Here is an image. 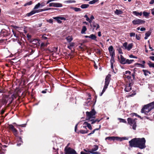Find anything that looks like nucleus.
Returning a JSON list of instances; mask_svg holds the SVG:
<instances>
[{"instance_id": "338daca9", "label": "nucleus", "mask_w": 154, "mask_h": 154, "mask_svg": "<svg viewBox=\"0 0 154 154\" xmlns=\"http://www.w3.org/2000/svg\"><path fill=\"white\" fill-rule=\"evenodd\" d=\"M136 38L138 40H140V36L139 35H136Z\"/></svg>"}, {"instance_id": "0e129e2a", "label": "nucleus", "mask_w": 154, "mask_h": 154, "mask_svg": "<svg viewBox=\"0 0 154 154\" xmlns=\"http://www.w3.org/2000/svg\"><path fill=\"white\" fill-rule=\"evenodd\" d=\"M129 57L130 58H133L136 59L137 58V57L134 56L132 54L130 55H129Z\"/></svg>"}, {"instance_id": "5fc2aeb1", "label": "nucleus", "mask_w": 154, "mask_h": 154, "mask_svg": "<svg viewBox=\"0 0 154 154\" xmlns=\"http://www.w3.org/2000/svg\"><path fill=\"white\" fill-rule=\"evenodd\" d=\"M5 109H2L1 110V115H3L5 112Z\"/></svg>"}, {"instance_id": "603ef678", "label": "nucleus", "mask_w": 154, "mask_h": 154, "mask_svg": "<svg viewBox=\"0 0 154 154\" xmlns=\"http://www.w3.org/2000/svg\"><path fill=\"white\" fill-rule=\"evenodd\" d=\"M117 50L118 51L119 53L120 54H123V53H122V49H121V48H119Z\"/></svg>"}, {"instance_id": "2eb2a0df", "label": "nucleus", "mask_w": 154, "mask_h": 154, "mask_svg": "<svg viewBox=\"0 0 154 154\" xmlns=\"http://www.w3.org/2000/svg\"><path fill=\"white\" fill-rule=\"evenodd\" d=\"M17 140L18 141V143L17 145L18 146H20L23 143V142L22 140V137L21 136H17Z\"/></svg>"}, {"instance_id": "3c124183", "label": "nucleus", "mask_w": 154, "mask_h": 154, "mask_svg": "<svg viewBox=\"0 0 154 154\" xmlns=\"http://www.w3.org/2000/svg\"><path fill=\"white\" fill-rule=\"evenodd\" d=\"M111 140H117V137H111Z\"/></svg>"}, {"instance_id": "39448f33", "label": "nucleus", "mask_w": 154, "mask_h": 154, "mask_svg": "<svg viewBox=\"0 0 154 154\" xmlns=\"http://www.w3.org/2000/svg\"><path fill=\"white\" fill-rule=\"evenodd\" d=\"M151 109L149 104H148L144 106L141 109V112L142 113H144L145 114H147Z\"/></svg>"}, {"instance_id": "6ab92c4d", "label": "nucleus", "mask_w": 154, "mask_h": 154, "mask_svg": "<svg viewBox=\"0 0 154 154\" xmlns=\"http://www.w3.org/2000/svg\"><path fill=\"white\" fill-rule=\"evenodd\" d=\"M130 84L131 83H130L129 85H127L126 86V88L125 89L126 91L128 92L130 91L131 90V87Z\"/></svg>"}, {"instance_id": "052dcab7", "label": "nucleus", "mask_w": 154, "mask_h": 154, "mask_svg": "<svg viewBox=\"0 0 154 154\" xmlns=\"http://www.w3.org/2000/svg\"><path fill=\"white\" fill-rule=\"evenodd\" d=\"M59 17V19H60L61 20H66V18L65 17Z\"/></svg>"}, {"instance_id": "e433bc0d", "label": "nucleus", "mask_w": 154, "mask_h": 154, "mask_svg": "<svg viewBox=\"0 0 154 154\" xmlns=\"http://www.w3.org/2000/svg\"><path fill=\"white\" fill-rule=\"evenodd\" d=\"M98 0H93L89 2V3L90 4H93L98 2Z\"/></svg>"}, {"instance_id": "9b49d317", "label": "nucleus", "mask_w": 154, "mask_h": 154, "mask_svg": "<svg viewBox=\"0 0 154 154\" xmlns=\"http://www.w3.org/2000/svg\"><path fill=\"white\" fill-rule=\"evenodd\" d=\"M17 94H13L11 95L10 98V100H9V103L6 106V107H8L10 106L11 104L12 103L13 101L14 100V99H15L17 97Z\"/></svg>"}, {"instance_id": "37998d69", "label": "nucleus", "mask_w": 154, "mask_h": 154, "mask_svg": "<svg viewBox=\"0 0 154 154\" xmlns=\"http://www.w3.org/2000/svg\"><path fill=\"white\" fill-rule=\"evenodd\" d=\"M84 17L86 18V20L87 21L89 22L90 23H91V21L90 20V19L89 18L87 15H85Z\"/></svg>"}, {"instance_id": "f257e3e1", "label": "nucleus", "mask_w": 154, "mask_h": 154, "mask_svg": "<svg viewBox=\"0 0 154 154\" xmlns=\"http://www.w3.org/2000/svg\"><path fill=\"white\" fill-rule=\"evenodd\" d=\"M129 145L131 147H138L142 149L146 147V140L144 138H135L129 141Z\"/></svg>"}, {"instance_id": "4c0bfd02", "label": "nucleus", "mask_w": 154, "mask_h": 154, "mask_svg": "<svg viewBox=\"0 0 154 154\" xmlns=\"http://www.w3.org/2000/svg\"><path fill=\"white\" fill-rule=\"evenodd\" d=\"M59 18V17H58L54 18V19H55L57 21V22L58 23H62V21L60 20V19Z\"/></svg>"}, {"instance_id": "f8f14e48", "label": "nucleus", "mask_w": 154, "mask_h": 154, "mask_svg": "<svg viewBox=\"0 0 154 154\" xmlns=\"http://www.w3.org/2000/svg\"><path fill=\"white\" fill-rule=\"evenodd\" d=\"M145 23V21L140 19H135L132 21V23L134 25H140L144 24Z\"/></svg>"}, {"instance_id": "a878e982", "label": "nucleus", "mask_w": 154, "mask_h": 154, "mask_svg": "<svg viewBox=\"0 0 154 154\" xmlns=\"http://www.w3.org/2000/svg\"><path fill=\"white\" fill-rule=\"evenodd\" d=\"M114 62V57H111L110 63L111 64V67L112 68L113 67V64Z\"/></svg>"}, {"instance_id": "f704fd0d", "label": "nucleus", "mask_w": 154, "mask_h": 154, "mask_svg": "<svg viewBox=\"0 0 154 154\" xmlns=\"http://www.w3.org/2000/svg\"><path fill=\"white\" fill-rule=\"evenodd\" d=\"M76 1L75 0H67L64 2V3H75Z\"/></svg>"}, {"instance_id": "8fccbe9b", "label": "nucleus", "mask_w": 154, "mask_h": 154, "mask_svg": "<svg viewBox=\"0 0 154 154\" xmlns=\"http://www.w3.org/2000/svg\"><path fill=\"white\" fill-rule=\"evenodd\" d=\"M34 51H35V50L33 49H29V52H30V53L31 54H32L34 52Z\"/></svg>"}, {"instance_id": "69168bd1", "label": "nucleus", "mask_w": 154, "mask_h": 154, "mask_svg": "<svg viewBox=\"0 0 154 154\" xmlns=\"http://www.w3.org/2000/svg\"><path fill=\"white\" fill-rule=\"evenodd\" d=\"M2 142H4L5 144H7L8 143V141L4 139H2Z\"/></svg>"}, {"instance_id": "6e6552de", "label": "nucleus", "mask_w": 154, "mask_h": 154, "mask_svg": "<svg viewBox=\"0 0 154 154\" xmlns=\"http://www.w3.org/2000/svg\"><path fill=\"white\" fill-rule=\"evenodd\" d=\"M8 128L9 130L11 131L14 135L17 137L18 131L12 124H8Z\"/></svg>"}, {"instance_id": "473e14b6", "label": "nucleus", "mask_w": 154, "mask_h": 154, "mask_svg": "<svg viewBox=\"0 0 154 154\" xmlns=\"http://www.w3.org/2000/svg\"><path fill=\"white\" fill-rule=\"evenodd\" d=\"M89 6V5L88 4H82L80 7L82 9H84L88 8Z\"/></svg>"}, {"instance_id": "1a4fd4ad", "label": "nucleus", "mask_w": 154, "mask_h": 154, "mask_svg": "<svg viewBox=\"0 0 154 154\" xmlns=\"http://www.w3.org/2000/svg\"><path fill=\"white\" fill-rule=\"evenodd\" d=\"M10 100V98L9 97V96L7 95H5L1 100L2 105H6L9 100Z\"/></svg>"}, {"instance_id": "774afa93", "label": "nucleus", "mask_w": 154, "mask_h": 154, "mask_svg": "<svg viewBox=\"0 0 154 154\" xmlns=\"http://www.w3.org/2000/svg\"><path fill=\"white\" fill-rule=\"evenodd\" d=\"M55 3H51L49 4V6H53L54 7Z\"/></svg>"}, {"instance_id": "4d7b16f0", "label": "nucleus", "mask_w": 154, "mask_h": 154, "mask_svg": "<svg viewBox=\"0 0 154 154\" xmlns=\"http://www.w3.org/2000/svg\"><path fill=\"white\" fill-rule=\"evenodd\" d=\"M87 127L90 130H91L92 129V128L90 124H88V125L87 126Z\"/></svg>"}, {"instance_id": "a18cd8bd", "label": "nucleus", "mask_w": 154, "mask_h": 154, "mask_svg": "<svg viewBox=\"0 0 154 154\" xmlns=\"http://www.w3.org/2000/svg\"><path fill=\"white\" fill-rule=\"evenodd\" d=\"M32 1H30V2H27L26 3H25L24 5V6H27V5H32Z\"/></svg>"}, {"instance_id": "f3484780", "label": "nucleus", "mask_w": 154, "mask_h": 154, "mask_svg": "<svg viewBox=\"0 0 154 154\" xmlns=\"http://www.w3.org/2000/svg\"><path fill=\"white\" fill-rule=\"evenodd\" d=\"M120 63L122 64H125L126 60L122 55H121L120 56Z\"/></svg>"}, {"instance_id": "bf43d9fd", "label": "nucleus", "mask_w": 154, "mask_h": 154, "mask_svg": "<svg viewBox=\"0 0 154 154\" xmlns=\"http://www.w3.org/2000/svg\"><path fill=\"white\" fill-rule=\"evenodd\" d=\"M135 35L134 33L132 32L130 33V37H134Z\"/></svg>"}, {"instance_id": "de8ad7c7", "label": "nucleus", "mask_w": 154, "mask_h": 154, "mask_svg": "<svg viewBox=\"0 0 154 154\" xmlns=\"http://www.w3.org/2000/svg\"><path fill=\"white\" fill-rule=\"evenodd\" d=\"M119 120L120 122H123L124 123H126L127 122L126 121L125 119H121V118H119Z\"/></svg>"}, {"instance_id": "bb28decb", "label": "nucleus", "mask_w": 154, "mask_h": 154, "mask_svg": "<svg viewBox=\"0 0 154 154\" xmlns=\"http://www.w3.org/2000/svg\"><path fill=\"white\" fill-rule=\"evenodd\" d=\"M87 30V28L85 26H83L82 30L81 31V33L82 34H85V31Z\"/></svg>"}, {"instance_id": "423d86ee", "label": "nucleus", "mask_w": 154, "mask_h": 154, "mask_svg": "<svg viewBox=\"0 0 154 154\" xmlns=\"http://www.w3.org/2000/svg\"><path fill=\"white\" fill-rule=\"evenodd\" d=\"M128 123L131 126H132V128L134 130H136L137 127L136 122L135 119H133L131 118H128L127 119Z\"/></svg>"}, {"instance_id": "864d4df0", "label": "nucleus", "mask_w": 154, "mask_h": 154, "mask_svg": "<svg viewBox=\"0 0 154 154\" xmlns=\"http://www.w3.org/2000/svg\"><path fill=\"white\" fill-rule=\"evenodd\" d=\"M79 45H80V46H79V48L81 49H84V48L83 46V44L79 43Z\"/></svg>"}, {"instance_id": "a211bd4d", "label": "nucleus", "mask_w": 154, "mask_h": 154, "mask_svg": "<svg viewBox=\"0 0 154 154\" xmlns=\"http://www.w3.org/2000/svg\"><path fill=\"white\" fill-rule=\"evenodd\" d=\"M89 38L91 39L97 41V37L95 35L92 34L89 35Z\"/></svg>"}, {"instance_id": "4be33fe9", "label": "nucleus", "mask_w": 154, "mask_h": 154, "mask_svg": "<svg viewBox=\"0 0 154 154\" xmlns=\"http://www.w3.org/2000/svg\"><path fill=\"white\" fill-rule=\"evenodd\" d=\"M66 39L69 43L70 42L73 40V38L72 36H69L66 38Z\"/></svg>"}, {"instance_id": "20e7f679", "label": "nucleus", "mask_w": 154, "mask_h": 154, "mask_svg": "<svg viewBox=\"0 0 154 154\" xmlns=\"http://www.w3.org/2000/svg\"><path fill=\"white\" fill-rule=\"evenodd\" d=\"M110 77L111 75L109 74H108L106 77L105 79V85L104 86L102 91V93H101L100 96L102 95V94L104 93V92L105 91L106 88H107L109 84L110 80Z\"/></svg>"}, {"instance_id": "ea45409f", "label": "nucleus", "mask_w": 154, "mask_h": 154, "mask_svg": "<svg viewBox=\"0 0 154 154\" xmlns=\"http://www.w3.org/2000/svg\"><path fill=\"white\" fill-rule=\"evenodd\" d=\"M148 64L150 67L154 68V63H152L150 61L149 63H148Z\"/></svg>"}, {"instance_id": "58836bf2", "label": "nucleus", "mask_w": 154, "mask_h": 154, "mask_svg": "<svg viewBox=\"0 0 154 154\" xmlns=\"http://www.w3.org/2000/svg\"><path fill=\"white\" fill-rule=\"evenodd\" d=\"M48 4V1H46V2H43L40 3L41 7H42L45 5H46Z\"/></svg>"}, {"instance_id": "72a5a7b5", "label": "nucleus", "mask_w": 154, "mask_h": 154, "mask_svg": "<svg viewBox=\"0 0 154 154\" xmlns=\"http://www.w3.org/2000/svg\"><path fill=\"white\" fill-rule=\"evenodd\" d=\"M57 48H54L53 49H52V50H51L50 49H49V51H48L49 54L50 53H51V54H50V55H51L53 54L52 53V52H53L55 51H57Z\"/></svg>"}, {"instance_id": "09e8293b", "label": "nucleus", "mask_w": 154, "mask_h": 154, "mask_svg": "<svg viewBox=\"0 0 154 154\" xmlns=\"http://www.w3.org/2000/svg\"><path fill=\"white\" fill-rule=\"evenodd\" d=\"M143 14L144 16L147 17L149 16V13L147 12L144 11L143 13Z\"/></svg>"}, {"instance_id": "c03bdc74", "label": "nucleus", "mask_w": 154, "mask_h": 154, "mask_svg": "<svg viewBox=\"0 0 154 154\" xmlns=\"http://www.w3.org/2000/svg\"><path fill=\"white\" fill-rule=\"evenodd\" d=\"M151 109L154 108V101L149 103Z\"/></svg>"}, {"instance_id": "f03ea898", "label": "nucleus", "mask_w": 154, "mask_h": 154, "mask_svg": "<svg viewBox=\"0 0 154 154\" xmlns=\"http://www.w3.org/2000/svg\"><path fill=\"white\" fill-rule=\"evenodd\" d=\"M96 113V112L95 111L94 109H92L91 110L88 112L87 111L86 112V120L88 122H91V119H94L95 118V115Z\"/></svg>"}, {"instance_id": "9d476101", "label": "nucleus", "mask_w": 154, "mask_h": 154, "mask_svg": "<svg viewBox=\"0 0 154 154\" xmlns=\"http://www.w3.org/2000/svg\"><path fill=\"white\" fill-rule=\"evenodd\" d=\"M66 154H77L74 149L66 146L65 149Z\"/></svg>"}, {"instance_id": "393cba45", "label": "nucleus", "mask_w": 154, "mask_h": 154, "mask_svg": "<svg viewBox=\"0 0 154 154\" xmlns=\"http://www.w3.org/2000/svg\"><path fill=\"white\" fill-rule=\"evenodd\" d=\"M70 8L73 10H74L76 12L80 11L81 10V9L79 8L76 7H71Z\"/></svg>"}, {"instance_id": "0eeeda50", "label": "nucleus", "mask_w": 154, "mask_h": 154, "mask_svg": "<svg viewBox=\"0 0 154 154\" xmlns=\"http://www.w3.org/2000/svg\"><path fill=\"white\" fill-rule=\"evenodd\" d=\"M94 148L91 150H86L85 149H84V150L86 152H88V153H90L93 154H100V152H95L98 149V146L97 145H95L94 146Z\"/></svg>"}, {"instance_id": "a19ab883", "label": "nucleus", "mask_w": 154, "mask_h": 154, "mask_svg": "<svg viewBox=\"0 0 154 154\" xmlns=\"http://www.w3.org/2000/svg\"><path fill=\"white\" fill-rule=\"evenodd\" d=\"M79 132L80 133L82 134H85L87 133L88 132V130H81L79 131Z\"/></svg>"}, {"instance_id": "7c9ffc66", "label": "nucleus", "mask_w": 154, "mask_h": 154, "mask_svg": "<svg viewBox=\"0 0 154 154\" xmlns=\"http://www.w3.org/2000/svg\"><path fill=\"white\" fill-rule=\"evenodd\" d=\"M62 4L61 3H55L54 7L58 8L62 7Z\"/></svg>"}, {"instance_id": "49530a36", "label": "nucleus", "mask_w": 154, "mask_h": 154, "mask_svg": "<svg viewBox=\"0 0 154 154\" xmlns=\"http://www.w3.org/2000/svg\"><path fill=\"white\" fill-rule=\"evenodd\" d=\"M46 34H44L42 36V38L43 39L46 40L48 39V38L46 36Z\"/></svg>"}, {"instance_id": "c9c22d12", "label": "nucleus", "mask_w": 154, "mask_h": 154, "mask_svg": "<svg viewBox=\"0 0 154 154\" xmlns=\"http://www.w3.org/2000/svg\"><path fill=\"white\" fill-rule=\"evenodd\" d=\"M94 119H91V122H92L91 123V124H94V123H95L96 122H98L100 121V120H98V119L94 120Z\"/></svg>"}, {"instance_id": "680f3d73", "label": "nucleus", "mask_w": 154, "mask_h": 154, "mask_svg": "<svg viewBox=\"0 0 154 154\" xmlns=\"http://www.w3.org/2000/svg\"><path fill=\"white\" fill-rule=\"evenodd\" d=\"M2 149V144L1 143H0V154H2L1 152Z\"/></svg>"}, {"instance_id": "5701e85b", "label": "nucleus", "mask_w": 154, "mask_h": 154, "mask_svg": "<svg viewBox=\"0 0 154 154\" xmlns=\"http://www.w3.org/2000/svg\"><path fill=\"white\" fill-rule=\"evenodd\" d=\"M151 33V32L150 31H148L146 32L145 34V36L144 38V39H147L148 37H149Z\"/></svg>"}, {"instance_id": "b1692460", "label": "nucleus", "mask_w": 154, "mask_h": 154, "mask_svg": "<svg viewBox=\"0 0 154 154\" xmlns=\"http://www.w3.org/2000/svg\"><path fill=\"white\" fill-rule=\"evenodd\" d=\"M133 13L134 14L136 15V16H141L142 15V12L139 13L136 11H134L133 12Z\"/></svg>"}, {"instance_id": "13d9d810", "label": "nucleus", "mask_w": 154, "mask_h": 154, "mask_svg": "<svg viewBox=\"0 0 154 154\" xmlns=\"http://www.w3.org/2000/svg\"><path fill=\"white\" fill-rule=\"evenodd\" d=\"M135 65H138L142 67H143V68L144 67V66L143 65V64H140L139 63H135Z\"/></svg>"}, {"instance_id": "cd10ccee", "label": "nucleus", "mask_w": 154, "mask_h": 154, "mask_svg": "<svg viewBox=\"0 0 154 154\" xmlns=\"http://www.w3.org/2000/svg\"><path fill=\"white\" fill-rule=\"evenodd\" d=\"M132 43L129 44L127 46V48H126V49H127L128 51H130L132 48Z\"/></svg>"}, {"instance_id": "4468645a", "label": "nucleus", "mask_w": 154, "mask_h": 154, "mask_svg": "<svg viewBox=\"0 0 154 154\" xmlns=\"http://www.w3.org/2000/svg\"><path fill=\"white\" fill-rule=\"evenodd\" d=\"M91 26L92 25V29L94 30L95 29L97 30L100 28V26L98 24L95 23L94 22H93L92 25L91 24Z\"/></svg>"}, {"instance_id": "c85d7f7f", "label": "nucleus", "mask_w": 154, "mask_h": 154, "mask_svg": "<svg viewBox=\"0 0 154 154\" xmlns=\"http://www.w3.org/2000/svg\"><path fill=\"white\" fill-rule=\"evenodd\" d=\"M48 45V43H44L42 42L41 43V47L42 49H45L44 48L45 47H47Z\"/></svg>"}, {"instance_id": "ddd939ff", "label": "nucleus", "mask_w": 154, "mask_h": 154, "mask_svg": "<svg viewBox=\"0 0 154 154\" xmlns=\"http://www.w3.org/2000/svg\"><path fill=\"white\" fill-rule=\"evenodd\" d=\"M108 50L111 57H114L115 55V53L113 47L112 46H110L108 48Z\"/></svg>"}, {"instance_id": "dca6fc26", "label": "nucleus", "mask_w": 154, "mask_h": 154, "mask_svg": "<svg viewBox=\"0 0 154 154\" xmlns=\"http://www.w3.org/2000/svg\"><path fill=\"white\" fill-rule=\"evenodd\" d=\"M1 35L2 36L4 37L8 35L7 32L5 29L2 30L1 32Z\"/></svg>"}, {"instance_id": "e2e57ef3", "label": "nucleus", "mask_w": 154, "mask_h": 154, "mask_svg": "<svg viewBox=\"0 0 154 154\" xmlns=\"http://www.w3.org/2000/svg\"><path fill=\"white\" fill-rule=\"evenodd\" d=\"M117 140H120V141H122L123 140V137L121 138L118 137H117Z\"/></svg>"}, {"instance_id": "79ce46f5", "label": "nucleus", "mask_w": 154, "mask_h": 154, "mask_svg": "<svg viewBox=\"0 0 154 154\" xmlns=\"http://www.w3.org/2000/svg\"><path fill=\"white\" fill-rule=\"evenodd\" d=\"M6 92V91L5 88H0V93H5Z\"/></svg>"}, {"instance_id": "2f4dec72", "label": "nucleus", "mask_w": 154, "mask_h": 154, "mask_svg": "<svg viewBox=\"0 0 154 154\" xmlns=\"http://www.w3.org/2000/svg\"><path fill=\"white\" fill-rule=\"evenodd\" d=\"M134 61V60H129V59L126 60L125 64H130L132 63V62Z\"/></svg>"}, {"instance_id": "7ed1b4c3", "label": "nucleus", "mask_w": 154, "mask_h": 154, "mask_svg": "<svg viewBox=\"0 0 154 154\" xmlns=\"http://www.w3.org/2000/svg\"><path fill=\"white\" fill-rule=\"evenodd\" d=\"M40 7H41L40 3H38L35 6L33 9L34 10L26 14V16L27 17H30L36 13H38L44 11L42 9L35 10Z\"/></svg>"}, {"instance_id": "aec40b11", "label": "nucleus", "mask_w": 154, "mask_h": 154, "mask_svg": "<svg viewBox=\"0 0 154 154\" xmlns=\"http://www.w3.org/2000/svg\"><path fill=\"white\" fill-rule=\"evenodd\" d=\"M114 13L117 15H119L122 14L123 13V12L120 10L116 9L114 11Z\"/></svg>"}, {"instance_id": "6e6d98bb", "label": "nucleus", "mask_w": 154, "mask_h": 154, "mask_svg": "<svg viewBox=\"0 0 154 154\" xmlns=\"http://www.w3.org/2000/svg\"><path fill=\"white\" fill-rule=\"evenodd\" d=\"M123 45L125 48V49H126V48H127V43L126 42L124 43Z\"/></svg>"}, {"instance_id": "c756f323", "label": "nucleus", "mask_w": 154, "mask_h": 154, "mask_svg": "<svg viewBox=\"0 0 154 154\" xmlns=\"http://www.w3.org/2000/svg\"><path fill=\"white\" fill-rule=\"evenodd\" d=\"M143 71L144 72V74L145 76L148 75V74H150V72L148 70L146 69H143Z\"/></svg>"}, {"instance_id": "412c9836", "label": "nucleus", "mask_w": 154, "mask_h": 154, "mask_svg": "<svg viewBox=\"0 0 154 154\" xmlns=\"http://www.w3.org/2000/svg\"><path fill=\"white\" fill-rule=\"evenodd\" d=\"M75 43L74 42L70 43L69 45H68L67 48L70 50L72 49V47L75 46Z\"/></svg>"}]
</instances>
